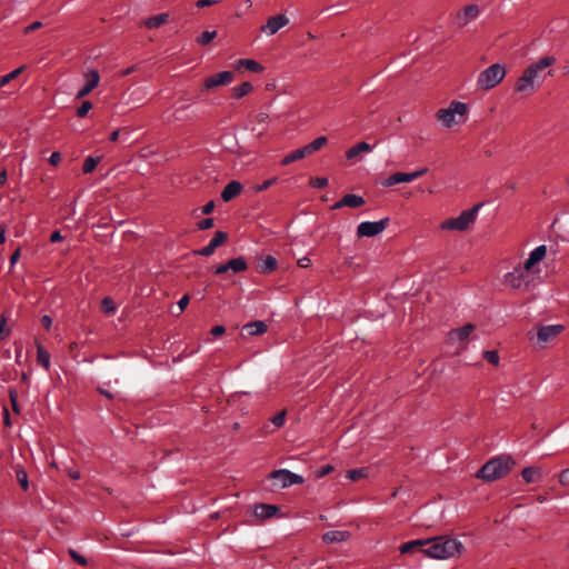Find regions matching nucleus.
I'll list each match as a JSON object with an SVG mask.
<instances>
[{"mask_svg":"<svg viewBox=\"0 0 569 569\" xmlns=\"http://www.w3.org/2000/svg\"><path fill=\"white\" fill-rule=\"evenodd\" d=\"M553 57H543L539 61L530 64L520 76L515 84V91L522 97H528L536 90L538 73L555 63Z\"/></svg>","mask_w":569,"mask_h":569,"instance_id":"1","label":"nucleus"},{"mask_svg":"<svg viewBox=\"0 0 569 569\" xmlns=\"http://www.w3.org/2000/svg\"><path fill=\"white\" fill-rule=\"evenodd\" d=\"M427 540L423 555L432 559H447L460 553L462 549V543L456 538L440 536Z\"/></svg>","mask_w":569,"mask_h":569,"instance_id":"2","label":"nucleus"},{"mask_svg":"<svg viewBox=\"0 0 569 569\" xmlns=\"http://www.w3.org/2000/svg\"><path fill=\"white\" fill-rule=\"evenodd\" d=\"M510 456H497L488 460L476 473V478L483 481H496L505 477L515 466Z\"/></svg>","mask_w":569,"mask_h":569,"instance_id":"3","label":"nucleus"},{"mask_svg":"<svg viewBox=\"0 0 569 569\" xmlns=\"http://www.w3.org/2000/svg\"><path fill=\"white\" fill-rule=\"evenodd\" d=\"M506 76L503 63H493L482 70L477 78V87L482 90H490L499 84Z\"/></svg>","mask_w":569,"mask_h":569,"instance_id":"4","label":"nucleus"},{"mask_svg":"<svg viewBox=\"0 0 569 569\" xmlns=\"http://www.w3.org/2000/svg\"><path fill=\"white\" fill-rule=\"evenodd\" d=\"M482 203H477L469 210L462 211L458 217L441 222L442 230L465 231L475 222Z\"/></svg>","mask_w":569,"mask_h":569,"instance_id":"5","label":"nucleus"},{"mask_svg":"<svg viewBox=\"0 0 569 569\" xmlns=\"http://www.w3.org/2000/svg\"><path fill=\"white\" fill-rule=\"evenodd\" d=\"M468 107L465 102L452 101L448 108L439 109L436 112V119L442 127L449 129L458 123L457 117H462L467 113Z\"/></svg>","mask_w":569,"mask_h":569,"instance_id":"6","label":"nucleus"},{"mask_svg":"<svg viewBox=\"0 0 569 569\" xmlns=\"http://www.w3.org/2000/svg\"><path fill=\"white\" fill-rule=\"evenodd\" d=\"M268 479L271 481L270 486L272 489H283L292 485H301L305 481L302 476L288 469L274 470L268 476Z\"/></svg>","mask_w":569,"mask_h":569,"instance_id":"7","label":"nucleus"},{"mask_svg":"<svg viewBox=\"0 0 569 569\" xmlns=\"http://www.w3.org/2000/svg\"><path fill=\"white\" fill-rule=\"evenodd\" d=\"M389 223V218H383L379 221H362L357 228V237H375L381 233Z\"/></svg>","mask_w":569,"mask_h":569,"instance_id":"8","label":"nucleus"},{"mask_svg":"<svg viewBox=\"0 0 569 569\" xmlns=\"http://www.w3.org/2000/svg\"><path fill=\"white\" fill-rule=\"evenodd\" d=\"M529 270L525 264L519 263L503 276V283L512 289L520 288L527 280Z\"/></svg>","mask_w":569,"mask_h":569,"instance_id":"9","label":"nucleus"},{"mask_svg":"<svg viewBox=\"0 0 569 569\" xmlns=\"http://www.w3.org/2000/svg\"><path fill=\"white\" fill-rule=\"evenodd\" d=\"M428 171V168H421L419 170H416L413 172H396L391 176H389L382 184L385 187H391L398 183L402 182H411L421 176H423Z\"/></svg>","mask_w":569,"mask_h":569,"instance_id":"10","label":"nucleus"},{"mask_svg":"<svg viewBox=\"0 0 569 569\" xmlns=\"http://www.w3.org/2000/svg\"><path fill=\"white\" fill-rule=\"evenodd\" d=\"M480 10L477 4L466 6L461 11L457 12L453 19V24L457 28H465L469 22L479 17Z\"/></svg>","mask_w":569,"mask_h":569,"instance_id":"11","label":"nucleus"},{"mask_svg":"<svg viewBox=\"0 0 569 569\" xmlns=\"http://www.w3.org/2000/svg\"><path fill=\"white\" fill-rule=\"evenodd\" d=\"M233 80V73L231 71H221L216 74L208 77L204 80L203 87L206 90H211L220 86H227Z\"/></svg>","mask_w":569,"mask_h":569,"instance_id":"12","label":"nucleus"},{"mask_svg":"<svg viewBox=\"0 0 569 569\" xmlns=\"http://www.w3.org/2000/svg\"><path fill=\"white\" fill-rule=\"evenodd\" d=\"M228 239V233L224 231H217L210 242L202 249L196 250L194 254L210 257L216 248L224 243Z\"/></svg>","mask_w":569,"mask_h":569,"instance_id":"13","label":"nucleus"},{"mask_svg":"<svg viewBox=\"0 0 569 569\" xmlns=\"http://www.w3.org/2000/svg\"><path fill=\"white\" fill-rule=\"evenodd\" d=\"M289 23V19L284 14L270 17L266 24L261 27V31L267 36H273L281 28Z\"/></svg>","mask_w":569,"mask_h":569,"instance_id":"14","label":"nucleus"},{"mask_svg":"<svg viewBox=\"0 0 569 569\" xmlns=\"http://www.w3.org/2000/svg\"><path fill=\"white\" fill-rule=\"evenodd\" d=\"M253 515L259 519H269L272 517H281V509L276 505L257 503L253 508Z\"/></svg>","mask_w":569,"mask_h":569,"instance_id":"15","label":"nucleus"},{"mask_svg":"<svg viewBox=\"0 0 569 569\" xmlns=\"http://www.w3.org/2000/svg\"><path fill=\"white\" fill-rule=\"evenodd\" d=\"M562 329L563 327L561 325L543 326L537 332V340L539 343L545 345L556 338Z\"/></svg>","mask_w":569,"mask_h":569,"instance_id":"16","label":"nucleus"},{"mask_svg":"<svg viewBox=\"0 0 569 569\" xmlns=\"http://www.w3.org/2000/svg\"><path fill=\"white\" fill-rule=\"evenodd\" d=\"M86 78L87 81L84 86L76 94L77 99L86 97L99 84L100 76L97 70H90L88 73H86Z\"/></svg>","mask_w":569,"mask_h":569,"instance_id":"17","label":"nucleus"},{"mask_svg":"<svg viewBox=\"0 0 569 569\" xmlns=\"http://www.w3.org/2000/svg\"><path fill=\"white\" fill-rule=\"evenodd\" d=\"M268 327L264 321L256 320L248 322L242 326V335L247 336H260L263 335L267 331Z\"/></svg>","mask_w":569,"mask_h":569,"instance_id":"18","label":"nucleus"},{"mask_svg":"<svg viewBox=\"0 0 569 569\" xmlns=\"http://www.w3.org/2000/svg\"><path fill=\"white\" fill-rule=\"evenodd\" d=\"M427 542L428 540L426 539L410 540L408 542L402 543L399 549L401 553H423V549L427 548Z\"/></svg>","mask_w":569,"mask_h":569,"instance_id":"19","label":"nucleus"},{"mask_svg":"<svg viewBox=\"0 0 569 569\" xmlns=\"http://www.w3.org/2000/svg\"><path fill=\"white\" fill-rule=\"evenodd\" d=\"M241 190L242 184L237 180H232L223 188L221 198L223 201L228 202L240 194Z\"/></svg>","mask_w":569,"mask_h":569,"instance_id":"20","label":"nucleus"},{"mask_svg":"<svg viewBox=\"0 0 569 569\" xmlns=\"http://www.w3.org/2000/svg\"><path fill=\"white\" fill-rule=\"evenodd\" d=\"M546 253L547 247L545 244H540L529 253V257L523 264L526 266V268L531 269V267L540 262L546 257Z\"/></svg>","mask_w":569,"mask_h":569,"instance_id":"21","label":"nucleus"},{"mask_svg":"<svg viewBox=\"0 0 569 569\" xmlns=\"http://www.w3.org/2000/svg\"><path fill=\"white\" fill-rule=\"evenodd\" d=\"M521 476L526 483H532L541 480L542 471L538 467H527L521 471Z\"/></svg>","mask_w":569,"mask_h":569,"instance_id":"22","label":"nucleus"},{"mask_svg":"<svg viewBox=\"0 0 569 569\" xmlns=\"http://www.w3.org/2000/svg\"><path fill=\"white\" fill-rule=\"evenodd\" d=\"M372 150H373V147L371 144H369L366 141H361L359 143H357L356 146L351 147L350 149H348L346 152V157H347V159L351 160V159L357 158L362 152H371Z\"/></svg>","mask_w":569,"mask_h":569,"instance_id":"23","label":"nucleus"},{"mask_svg":"<svg viewBox=\"0 0 569 569\" xmlns=\"http://www.w3.org/2000/svg\"><path fill=\"white\" fill-rule=\"evenodd\" d=\"M349 537L348 531L330 530L323 533L322 540L325 543L342 542Z\"/></svg>","mask_w":569,"mask_h":569,"instance_id":"24","label":"nucleus"},{"mask_svg":"<svg viewBox=\"0 0 569 569\" xmlns=\"http://www.w3.org/2000/svg\"><path fill=\"white\" fill-rule=\"evenodd\" d=\"M472 330H473V326L471 323H468V325L457 328V329H452L449 332V339L450 340L458 339L459 341H463L470 336Z\"/></svg>","mask_w":569,"mask_h":569,"instance_id":"25","label":"nucleus"},{"mask_svg":"<svg viewBox=\"0 0 569 569\" xmlns=\"http://www.w3.org/2000/svg\"><path fill=\"white\" fill-rule=\"evenodd\" d=\"M278 261L273 256H266L261 259L259 270L261 273L268 274L277 269Z\"/></svg>","mask_w":569,"mask_h":569,"instance_id":"26","label":"nucleus"},{"mask_svg":"<svg viewBox=\"0 0 569 569\" xmlns=\"http://www.w3.org/2000/svg\"><path fill=\"white\" fill-rule=\"evenodd\" d=\"M229 270L233 272H242L248 269V263L243 257L233 258L228 261Z\"/></svg>","mask_w":569,"mask_h":569,"instance_id":"27","label":"nucleus"},{"mask_svg":"<svg viewBox=\"0 0 569 569\" xmlns=\"http://www.w3.org/2000/svg\"><path fill=\"white\" fill-rule=\"evenodd\" d=\"M342 198L343 203L349 208H358L365 203V199L358 194L347 193Z\"/></svg>","mask_w":569,"mask_h":569,"instance_id":"28","label":"nucleus"},{"mask_svg":"<svg viewBox=\"0 0 569 569\" xmlns=\"http://www.w3.org/2000/svg\"><path fill=\"white\" fill-rule=\"evenodd\" d=\"M168 18H169L168 13H160V14L153 16L146 21V26L149 29L159 28L160 26H162L163 23L167 22Z\"/></svg>","mask_w":569,"mask_h":569,"instance_id":"29","label":"nucleus"},{"mask_svg":"<svg viewBox=\"0 0 569 569\" xmlns=\"http://www.w3.org/2000/svg\"><path fill=\"white\" fill-rule=\"evenodd\" d=\"M37 361L46 370H49V368H50V353L44 348H42V347H38V350H37Z\"/></svg>","mask_w":569,"mask_h":569,"instance_id":"30","label":"nucleus"},{"mask_svg":"<svg viewBox=\"0 0 569 569\" xmlns=\"http://www.w3.org/2000/svg\"><path fill=\"white\" fill-rule=\"evenodd\" d=\"M238 66H243L246 69H248L251 72H261L263 70V67L257 62L256 60L251 59H239L237 61Z\"/></svg>","mask_w":569,"mask_h":569,"instance_id":"31","label":"nucleus"},{"mask_svg":"<svg viewBox=\"0 0 569 569\" xmlns=\"http://www.w3.org/2000/svg\"><path fill=\"white\" fill-rule=\"evenodd\" d=\"M252 90V84L250 82H242L239 86L232 88L233 97L240 99L247 96Z\"/></svg>","mask_w":569,"mask_h":569,"instance_id":"32","label":"nucleus"},{"mask_svg":"<svg viewBox=\"0 0 569 569\" xmlns=\"http://www.w3.org/2000/svg\"><path fill=\"white\" fill-rule=\"evenodd\" d=\"M367 476H368L367 468H358V469L348 470L346 477L352 481H358Z\"/></svg>","mask_w":569,"mask_h":569,"instance_id":"33","label":"nucleus"},{"mask_svg":"<svg viewBox=\"0 0 569 569\" xmlns=\"http://www.w3.org/2000/svg\"><path fill=\"white\" fill-rule=\"evenodd\" d=\"M100 157H88L84 162H83V167H82V170L84 173H90L94 170L96 166L100 162Z\"/></svg>","mask_w":569,"mask_h":569,"instance_id":"34","label":"nucleus"},{"mask_svg":"<svg viewBox=\"0 0 569 569\" xmlns=\"http://www.w3.org/2000/svg\"><path fill=\"white\" fill-rule=\"evenodd\" d=\"M23 68L24 67L22 66L9 72L8 74L0 77V88L7 86L11 80L16 79L22 72Z\"/></svg>","mask_w":569,"mask_h":569,"instance_id":"35","label":"nucleus"},{"mask_svg":"<svg viewBox=\"0 0 569 569\" xmlns=\"http://www.w3.org/2000/svg\"><path fill=\"white\" fill-rule=\"evenodd\" d=\"M101 308L104 313L112 315L114 313L117 307L114 301L110 297H104L101 301Z\"/></svg>","mask_w":569,"mask_h":569,"instance_id":"36","label":"nucleus"},{"mask_svg":"<svg viewBox=\"0 0 569 569\" xmlns=\"http://www.w3.org/2000/svg\"><path fill=\"white\" fill-rule=\"evenodd\" d=\"M16 477L20 486L23 490H28L29 488V481H28V475L23 468H18L16 470Z\"/></svg>","mask_w":569,"mask_h":569,"instance_id":"37","label":"nucleus"},{"mask_svg":"<svg viewBox=\"0 0 569 569\" xmlns=\"http://www.w3.org/2000/svg\"><path fill=\"white\" fill-rule=\"evenodd\" d=\"M217 36L216 31H203L197 39V42L201 46L208 44Z\"/></svg>","mask_w":569,"mask_h":569,"instance_id":"38","label":"nucleus"},{"mask_svg":"<svg viewBox=\"0 0 569 569\" xmlns=\"http://www.w3.org/2000/svg\"><path fill=\"white\" fill-rule=\"evenodd\" d=\"M302 152L300 151V149H297L290 153H288L282 160H281V163L287 166L293 161H297V160H300L302 159Z\"/></svg>","mask_w":569,"mask_h":569,"instance_id":"39","label":"nucleus"},{"mask_svg":"<svg viewBox=\"0 0 569 569\" xmlns=\"http://www.w3.org/2000/svg\"><path fill=\"white\" fill-rule=\"evenodd\" d=\"M483 358L491 365L497 366L499 363V355L496 350L483 351Z\"/></svg>","mask_w":569,"mask_h":569,"instance_id":"40","label":"nucleus"},{"mask_svg":"<svg viewBox=\"0 0 569 569\" xmlns=\"http://www.w3.org/2000/svg\"><path fill=\"white\" fill-rule=\"evenodd\" d=\"M69 555L70 557L79 565V566H87L88 565V561L87 559L80 555L78 551H76L74 549H69Z\"/></svg>","mask_w":569,"mask_h":569,"instance_id":"41","label":"nucleus"},{"mask_svg":"<svg viewBox=\"0 0 569 569\" xmlns=\"http://www.w3.org/2000/svg\"><path fill=\"white\" fill-rule=\"evenodd\" d=\"M92 103L90 101H83L81 106L77 109V116L79 118H83L91 110Z\"/></svg>","mask_w":569,"mask_h":569,"instance_id":"42","label":"nucleus"},{"mask_svg":"<svg viewBox=\"0 0 569 569\" xmlns=\"http://www.w3.org/2000/svg\"><path fill=\"white\" fill-rule=\"evenodd\" d=\"M284 420H286V412L284 411H281V412H278L277 415H274L272 418H271V422L280 428L283 426L284 423Z\"/></svg>","mask_w":569,"mask_h":569,"instance_id":"43","label":"nucleus"},{"mask_svg":"<svg viewBox=\"0 0 569 569\" xmlns=\"http://www.w3.org/2000/svg\"><path fill=\"white\" fill-rule=\"evenodd\" d=\"M327 141H328L327 137L320 136V137L316 138L312 142H310V144L315 151H318L327 143Z\"/></svg>","mask_w":569,"mask_h":569,"instance_id":"44","label":"nucleus"},{"mask_svg":"<svg viewBox=\"0 0 569 569\" xmlns=\"http://www.w3.org/2000/svg\"><path fill=\"white\" fill-rule=\"evenodd\" d=\"M561 486L569 487V468L563 469L558 477Z\"/></svg>","mask_w":569,"mask_h":569,"instance_id":"45","label":"nucleus"},{"mask_svg":"<svg viewBox=\"0 0 569 569\" xmlns=\"http://www.w3.org/2000/svg\"><path fill=\"white\" fill-rule=\"evenodd\" d=\"M311 184L315 188L321 189L328 184V179L326 177H317L311 180Z\"/></svg>","mask_w":569,"mask_h":569,"instance_id":"46","label":"nucleus"},{"mask_svg":"<svg viewBox=\"0 0 569 569\" xmlns=\"http://www.w3.org/2000/svg\"><path fill=\"white\" fill-rule=\"evenodd\" d=\"M212 227H213V219L212 218L203 219V220H201L198 223V229L199 230H208V229H210Z\"/></svg>","mask_w":569,"mask_h":569,"instance_id":"47","label":"nucleus"},{"mask_svg":"<svg viewBox=\"0 0 569 569\" xmlns=\"http://www.w3.org/2000/svg\"><path fill=\"white\" fill-rule=\"evenodd\" d=\"M41 325L43 326V328H46L47 330H50L51 326H52V318L48 315H44L41 317Z\"/></svg>","mask_w":569,"mask_h":569,"instance_id":"48","label":"nucleus"},{"mask_svg":"<svg viewBox=\"0 0 569 569\" xmlns=\"http://www.w3.org/2000/svg\"><path fill=\"white\" fill-rule=\"evenodd\" d=\"M332 469H333V468H332V466H330V465L323 466V467H321V468L317 471V477H318V478H321V477H323V476L328 475L329 472H331V471H332Z\"/></svg>","mask_w":569,"mask_h":569,"instance_id":"49","label":"nucleus"},{"mask_svg":"<svg viewBox=\"0 0 569 569\" xmlns=\"http://www.w3.org/2000/svg\"><path fill=\"white\" fill-rule=\"evenodd\" d=\"M274 182H276V178L268 179V180L263 181L261 184H259L257 187V190L263 191V190L268 189L270 186H272Z\"/></svg>","mask_w":569,"mask_h":569,"instance_id":"50","label":"nucleus"},{"mask_svg":"<svg viewBox=\"0 0 569 569\" xmlns=\"http://www.w3.org/2000/svg\"><path fill=\"white\" fill-rule=\"evenodd\" d=\"M220 2V0H198L197 1V7L198 8H204V7H209V6H212L214 3H218Z\"/></svg>","mask_w":569,"mask_h":569,"instance_id":"51","label":"nucleus"},{"mask_svg":"<svg viewBox=\"0 0 569 569\" xmlns=\"http://www.w3.org/2000/svg\"><path fill=\"white\" fill-rule=\"evenodd\" d=\"M188 303H189V297L187 295H184L183 297L180 298V300L178 301V307H179L180 312L187 308Z\"/></svg>","mask_w":569,"mask_h":569,"instance_id":"52","label":"nucleus"},{"mask_svg":"<svg viewBox=\"0 0 569 569\" xmlns=\"http://www.w3.org/2000/svg\"><path fill=\"white\" fill-rule=\"evenodd\" d=\"M61 160V154L59 152H52L50 158H49V162L52 164V166H57Z\"/></svg>","mask_w":569,"mask_h":569,"instance_id":"53","label":"nucleus"},{"mask_svg":"<svg viewBox=\"0 0 569 569\" xmlns=\"http://www.w3.org/2000/svg\"><path fill=\"white\" fill-rule=\"evenodd\" d=\"M226 332V328L223 326H214L212 329H211V335H213L214 337H218V336H221Z\"/></svg>","mask_w":569,"mask_h":569,"instance_id":"54","label":"nucleus"},{"mask_svg":"<svg viewBox=\"0 0 569 569\" xmlns=\"http://www.w3.org/2000/svg\"><path fill=\"white\" fill-rule=\"evenodd\" d=\"M214 209V202L213 201H209L207 202L203 207H202V213L203 214H209L213 211Z\"/></svg>","mask_w":569,"mask_h":569,"instance_id":"55","label":"nucleus"},{"mask_svg":"<svg viewBox=\"0 0 569 569\" xmlns=\"http://www.w3.org/2000/svg\"><path fill=\"white\" fill-rule=\"evenodd\" d=\"M42 26V23L40 21H34L33 23L29 24L26 29H24V32L26 33H29L31 31H34L37 29H39L40 27Z\"/></svg>","mask_w":569,"mask_h":569,"instance_id":"56","label":"nucleus"},{"mask_svg":"<svg viewBox=\"0 0 569 569\" xmlns=\"http://www.w3.org/2000/svg\"><path fill=\"white\" fill-rule=\"evenodd\" d=\"M300 151L302 152V157L305 158L306 156L308 154H311L312 152H315L313 148L311 147L310 143L306 144L305 147L302 148H299Z\"/></svg>","mask_w":569,"mask_h":569,"instance_id":"57","label":"nucleus"},{"mask_svg":"<svg viewBox=\"0 0 569 569\" xmlns=\"http://www.w3.org/2000/svg\"><path fill=\"white\" fill-rule=\"evenodd\" d=\"M62 239H63V237L59 230L53 231L51 233V237H50L51 242H58V241H61Z\"/></svg>","mask_w":569,"mask_h":569,"instance_id":"58","label":"nucleus"},{"mask_svg":"<svg viewBox=\"0 0 569 569\" xmlns=\"http://www.w3.org/2000/svg\"><path fill=\"white\" fill-rule=\"evenodd\" d=\"M227 271H229L228 262H227V263H223V264L218 266V267L216 268V270H214V273H216V274H221V273H224V272H227Z\"/></svg>","mask_w":569,"mask_h":569,"instance_id":"59","label":"nucleus"},{"mask_svg":"<svg viewBox=\"0 0 569 569\" xmlns=\"http://www.w3.org/2000/svg\"><path fill=\"white\" fill-rule=\"evenodd\" d=\"M299 267L301 268H308L311 264V260L307 257L299 259L298 261Z\"/></svg>","mask_w":569,"mask_h":569,"instance_id":"60","label":"nucleus"},{"mask_svg":"<svg viewBox=\"0 0 569 569\" xmlns=\"http://www.w3.org/2000/svg\"><path fill=\"white\" fill-rule=\"evenodd\" d=\"M20 258V249H17L10 257V264L13 266Z\"/></svg>","mask_w":569,"mask_h":569,"instance_id":"61","label":"nucleus"},{"mask_svg":"<svg viewBox=\"0 0 569 569\" xmlns=\"http://www.w3.org/2000/svg\"><path fill=\"white\" fill-rule=\"evenodd\" d=\"M9 398H10L11 402H17L18 401V392H17V390L10 389L9 390Z\"/></svg>","mask_w":569,"mask_h":569,"instance_id":"62","label":"nucleus"},{"mask_svg":"<svg viewBox=\"0 0 569 569\" xmlns=\"http://www.w3.org/2000/svg\"><path fill=\"white\" fill-rule=\"evenodd\" d=\"M7 181H8V173H7V170L3 169L0 172V184H4V183H7Z\"/></svg>","mask_w":569,"mask_h":569,"instance_id":"63","label":"nucleus"},{"mask_svg":"<svg viewBox=\"0 0 569 569\" xmlns=\"http://www.w3.org/2000/svg\"><path fill=\"white\" fill-rule=\"evenodd\" d=\"M342 207H346V204L343 203V198H341L339 201H337V202L332 206V209H333V210H337V209H341Z\"/></svg>","mask_w":569,"mask_h":569,"instance_id":"64","label":"nucleus"}]
</instances>
